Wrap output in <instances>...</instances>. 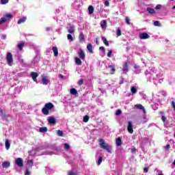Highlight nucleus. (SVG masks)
<instances>
[{
	"mask_svg": "<svg viewBox=\"0 0 175 175\" xmlns=\"http://www.w3.org/2000/svg\"><path fill=\"white\" fill-rule=\"evenodd\" d=\"M103 161V157H100L98 158V161L97 162V165H98V166H99V165H100V163H102Z\"/></svg>",
	"mask_w": 175,
	"mask_h": 175,
	"instance_id": "obj_38",
	"label": "nucleus"
},
{
	"mask_svg": "<svg viewBox=\"0 0 175 175\" xmlns=\"http://www.w3.org/2000/svg\"><path fill=\"white\" fill-rule=\"evenodd\" d=\"M102 40L104 43V44H105V46H107V47H109V41H107V39H106V37L103 36L102 37Z\"/></svg>",
	"mask_w": 175,
	"mask_h": 175,
	"instance_id": "obj_23",
	"label": "nucleus"
},
{
	"mask_svg": "<svg viewBox=\"0 0 175 175\" xmlns=\"http://www.w3.org/2000/svg\"><path fill=\"white\" fill-rule=\"evenodd\" d=\"M172 9L175 10V5L172 8Z\"/></svg>",
	"mask_w": 175,
	"mask_h": 175,
	"instance_id": "obj_60",
	"label": "nucleus"
},
{
	"mask_svg": "<svg viewBox=\"0 0 175 175\" xmlns=\"http://www.w3.org/2000/svg\"><path fill=\"white\" fill-rule=\"evenodd\" d=\"M5 144L6 150H9V148H10V141L5 139Z\"/></svg>",
	"mask_w": 175,
	"mask_h": 175,
	"instance_id": "obj_24",
	"label": "nucleus"
},
{
	"mask_svg": "<svg viewBox=\"0 0 175 175\" xmlns=\"http://www.w3.org/2000/svg\"><path fill=\"white\" fill-rule=\"evenodd\" d=\"M48 122L49 124H53L55 125V124L57 122V120H55V118L54 116H50L48 118Z\"/></svg>",
	"mask_w": 175,
	"mask_h": 175,
	"instance_id": "obj_11",
	"label": "nucleus"
},
{
	"mask_svg": "<svg viewBox=\"0 0 175 175\" xmlns=\"http://www.w3.org/2000/svg\"><path fill=\"white\" fill-rule=\"evenodd\" d=\"M125 21L128 25H131V19L129 17L125 18Z\"/></svg>",
	"mask_w": 175,
	"mask_h": 175,
	"instance_id": "obj_35",
	"label": "nucleus"
},
{
	"mask_svg": "<svg viewBox=\"0 0 175 175\" xmlns=\"http://www.w3.org/2000/svg\"><path fill=\"white\" fill-rule=\"evenodd\" d=\"M4 18H5L7 21L10 20V18H13V15H12V14H8Z\"/></svg>",
	"mask_w": 175,
	"mask_h": 175,
	"instance_id": "obj_32",
	"label": "nucleus"
},
{
	"mask_svg": "<svg viewBox=\"0 0 175 175\" xmlns=\"http://www.w3.org/2000/svg\"><path fill=\"white\" fill-rule=\"evenodd\" d=\"M100 24L102 29H106L107 28V21L106 20H103Z\"/></svg>",
	"mask_w": 175,
	"mask_h": 175,
	"instance_id": "obj_14",
	"label": "nucleus"
},
{
	"mask_svg": "<svg viewBox=\"0 0 175 175\" xmlns=\"http://www.w3.org/2000/svg\"><path fill=\"white\" fill-rule=\"evenodd\" d=\"M64 148L65 150H69V148H70V146L68 144H64Z\"/></svg>",
	"mask_w": 175,
	"mask_h": 175,
	"instance_id": "obj_45",
	"label": "nucleus"
},
{
	"mask_svg": "<svg viewBox=\"0 0 175 175\" xmlns=\"http://www.w3.org/2000/svg\"><path fill=\"white\" fill-rule=\"evenodd\" d=\"M68 175H77V174L73 172H68Z\"/></svg>",
	"mask_w": 175,
	"mask_h": 175,
	"instance_id": "obj_55",
	"label": "nucleus"
},
{
	"mask_svg": "<svg viewBox=\"0 0 175 175\" xmlns=\"http://www.w3.org/2000/svg\"><path fill=\"white\" fill-rule=\"evenodd\" d=\"M75 59L76 65H78L79 66H81L82 65L81 59H80V58L79 57H75Z\"/></svg>",
	"mask_w": 175,
	"mask_h": 175,
	"instance_id": "obj_20",
	"label": "nucleus"
},
{
	"mask_svg": "<svg viewBox=\"0 0 175 175\" xmlns=\"http://www.w3.org/2000/svg\"><path fill=\"white\" fill-rule=\"evenodd\" d=\"M67 39L71 42H73V36H72V34H68Z\"/></svg>",
	"mask_w": 175,
	"mask_h": 175,
	"instance_id": "obj_37",
	"label": "nucleus"
},
{
	"mask_svg": "<svg viewBox=\"0 0 175 175\" xmlns=\"http://www.w3.org/2000/svg\"><path fill=\"white\" fill-rule=\"evenodd\" d=\"M55 107V106H54V104H53V103H46L44 105V107L42 109V114H44V116H49L50 114V111L54 109Z\"/></svg>",
	"mask_w": 175,
	"mask_h": 175,
	"instance_id": "obj_1",
	"label": "nucleus"
},
{
	"mask_svg": "<svg viewBox=\"0 0 175 175\" xmlns=\"http://www.w3.org/2000/svg\"><path fill=\"white\" fill-rule=\"evenodd\" d=\"M116 35H117V36H121V35H122V33L121 32V29H117Z\"/></svg>",
	"mask_w": 175,
	"mask_h": 175,
	"instance_id": "obj_36",
	"label": "nucleus"
},
{
	"mask_svg": "<svg viewBox=\"0 0 175 175\" xmlns=\"http://www.w3.org/2000/svg\"><path fill=\"white\" fill-rule=\"evenodd\" d=\"M88 10L89 11V14H92L94 13V6L89 5Z\"/></svg>",
	"mask_w": 175,
	"mask_h": 175,
	"instance_id": "obj_26",
	"label": "nucleus"
},
{
	"mask_svg": "<svg viewBox=\"0 0 175 175\" xmlns=\"http://www.w3.org/2000/svg\"><path fill=\"white\" fill-rule=\"evenodd\" d=\"M46 31H51V28H50V27H46Z\"/></svg>",
	"mask_w": 175,
	"mask_h": 175,
	"instance_id": "obj_58",
	"label": "nucleus"
},
{
	"mask_svg": "<svg viewBox=\"0 0 175 175\" xmlns=\"http://www.w3.org/2000/svg\"><path fill=\"white\" fill-rule=\"evenodd\" d=\"M20 62H21V64H24V59H21L20 60Z\"/></svg>",
	"mask_w": 175,
	"mask_h": 175,
	"instance_id": "obj_59",
	"label": "nucleus"
},
{
	"mask_svg": "<svg viewBox=\"0 0 175 175\" xmlns=\"http://www.w3.org/2000/svg\"><path fill=\"white\" fill-rule=\"evenodd\" d=\"M121 114H122V111H121V109H118L116 111V116H121Z\"/></svg>",
	"mask_w": 175,
	"mask_h": 175,
	"instance_id": "obj_39",
	"label": "nucleus"
},
{
	"mask_svg": "<svg viewBox=\"0 0 175 175\" xmlns=\"http://www.w3.org/2000/svg\"><path fill=\"white\" fill-rule=\"evenodd\" d=\"M27 165L29 166H33V161L32 160H27Z\"/></svg>",
	"mask_w": 175,
	"mask_h": 175,
	"instance_id": "obj_40",
	"label": "nucleus"
},
{
	"mask_svg": "<svg viewBox=\"0 0 175 175\" xmlns=\"http://www.w3.org/2000/svg\"><path fill=\"white\" fill-rule=\"evenodd\" d=\"M78 54L82 61H84V59H85V53H84V51H83V49H79V52L78 53Z\"/></svg>",
	"mask_w": 175,
	"mask_h": 175,
	"instance_id": "obj_8",
	"label": "nucleus"
},
{
	"mask_svg": "<svg viewBox=\"0 0 175 175\" xmlns=\"http://www.w3.org/2000/svg\"><path fill=\"white\" fill-rule=\"evenodd\" d=\"M129 64H131V62L127 61L125 64H124V66L123 68V71L124 72H128V67Z\"/></svg>",
	"mask_w": 175,
	"mask_h": 175,
	"instance_id": "obj_21",
	"label": "nucleus"
},
{
	"mask_svg": "<svg viewBox=\"0 0 175 175\" xmlns=\"http://www.w3.org/2000/svg\"><path fill=\"white\" fill-rule=\"evenodd\" d=\"M147 12H148V13H150V14H154L155 13V10H154L151 8H148Z\"/></svg>",
	"mask_w": 175,
	"mask_h": 175,
	"instance_id": "obj_28",
	"label": "nucleus"
},
{
	"mask_svg": "<svg viewBox=\"0 0 175 175\" xmlns=\"http://www.w3.org/2000/svg\"><path fill=\"white\" fill-rule=\"evenodd\" d=\"M161 120H162V121H163V122H165V121H166V117H165V116H162L161 117Z\"/></svg>",
	"mask_w": 175,
	"mask_h": 175,
	"instance_id": "obj_53",
	"label": "nucleus"
},
{
	"mask_svg": "<svg viewBox=\"0 0 175 175\" xmlns=\"http://www.w3.org/2000/svg\"><path fill=\"white\" fill-rule=\"evenodd\" d=\"M69 27L68 29V32L69 33H75V25L68 24Z\"/></svg>",
	"mask_w": 175,
	"mask_h": 175,
	"instance_id": "obj_15",
	"label": "nucleus"
},
{
	"mask_svg": "<svg viewBox=\"0 0 175 175\" xmlns=\"http://www.w3.org/2000/svg\"><path fill=\"white\" fill-rule=\"evenodd\" d=\"M52 50L54 53L55 57H58V48L57 46L52 47Z\"/></svg>",
	"mask_w": 175,
	"mask_h": 175,
	"instance_id": "obj_19",
	"label": "nucleus"
},
{
	"mask_svg": "<svg viewBox=\"0 0 175 175\" xmlns=\"http://www.w3.org/2000/svg\"><path fill=\"white\" fill-rule=\"evenodd\" d=\"M116 144L118 146V147L121 146V144H122V140L121 139V137H118L116 139Z\"/></svg>",
	"mask_w": 175,
	"mask_h": 175,
	"instance_id": "obj_16",
	"label": "nucleus"
},
{
	"mask_svg": "<svg viewBox=\"0 0 175 175\" xmlns=\"http://www.w3.org/2000/svg\"><path fill=\"white\" fill-rule=\"evenodd\" d=\"M113 53V51L112 50H110L108 51V53H107V57L109 58H111V54Z\"/></svg>",
	"mask_w": 175,
	"mask_h": 175,
	"instance_id": "obj_43",
	"label": "nucleus"
},
{
	"mask_svg": "<svg viewBox=\"0 0 175 175\" xmlns=\"http://www.w3.org/2000/svg\"><path fill=\"white\" fill-rule=\"evenodd\" d=\"M40 132H41L42 133H46V132H47V127L40 128Z\"/></svg>",
	"mask_w": 175,
	"mask_h": 175,
	"instance_id": "obj_29",
	"label": "nucleus"
},
{
	"mask_svg": "<svg viewBox=\"0 0 175 175\" xmlns=\"http://www.w3.org/2000/svg\"><path fill=\"white\" fill-rule=\"evenodd\" d=\"M27 21V17L23 16L21 18L18 19L17 23L18 24H23Z\"/></svg>",
	"mask_w": 175,
	"mask_h": 175,
	"instance_id": "obj_22",
	"label": "nucleus"
},
{
	"mask_svg": "<svg viewBox=\"0 0 175 175\" xmlns=\"http://www.w3.org/2000/svg\"><path fill=\"white\" fill-rule=\"evenodd\" d=\"M2 167L5 169H8V167H10V163L8 161H5L2 163Z\"/></svg>",
	"mask_w": 175,
	"mask_h": 175,
	"instance_id": "obj_18",
	"label": "nucleus"
},
{
	"mask_svg": "<svg viewBox=\"0 0 175 175\" xmlns=\"http://www.w3.org/2000/svg\"><path fill=\"white\" fill-rule=\"evenodd\" d=\"M158 175H163V174H159Z\"/></svg>",
	"mask_w": 175,
	"mask_h": 175,
	"instance_id": "obj_61",
	"label": "nucleus"
},
{
	"mask_svg": "<svg viewBox=\"0 0 175 175\" xmlns=\"http://www.w3.org/2000/svg\"><path fill=\"white\" fill-rule=\"evenodd\" d=\"M121 84H122V81H120Z\"/></svg>",
	"mask_w": 175,
	"mask_h": 175,
	"instance_id": "obj_62",
	"label": "nucleus"
},
{
	"mask_svg": "<svg viewBox=\"0 0 175 175\" xmlns=\"http://www.w3.org/2000/svg\"><path fill=\"white\" fill-rule=\"evenodd\" d=\"M127 131L129 133H133V125L131 121L128 122Z\"/></svg>",
	"mask_w": 175,
	"mask_h": 175,
	"instance_id": "obj_7",
	"label": "nucleus"
},
{
	"mask_svg": "<svg viewBox=\"0 0 175 175\" xmlns=\"http://www.w3.org/2000/svg\"><path fill=\"white\" fill-rule=\"evenodd\" d=\"M139 39L144 40L146 39H150V35L148 33L144 32V33H140L139 35Z\"/></svg>",
	"mask_w": 175,
	"mask_h": 175,
	"instance_id": "obj_4",
	"label": "nucleus"
},
{
	"mask_svg": "<svg viewBox=\"0 0 175 175\" xmlns=\"http://www.w3.org/2000/svg\"><path fill=\"white\" fill-rule=\"evenodd\" d=\"M144 173H148V168L145 167L144 168Z\"/></svg>",
	"mask_w": 175,
	"mask_h": 175,
	"instance_id": "obj_52",
	"label": "nucleus"
},
{
	"mask_svg": "<svg viewBox=\"0 0 175 175\" xmlns=\"http://www.w3.org/2000/svg\"><path fill=\"white\" fill-rule=\"evenodd\" d=\"M96 44H99V38H96Z\"/></svg>",
	"mask_w": 175,
	"mask_h": 175,
	"instance_id": "obj_56",
	"label": "nucleus"
},
{
	"mask_svg": "<svg viewBox=\"0 0 175 175\" xmlns=\"http://www.w3.org/2000/svg\"><path fill=\"white\" fill-rule=\"evenodd\" d=\"M57 133L58 136H60V137L64 136V132H62V131L61 130H57Z\"/></svg>",
	"mask_w": 175,
	"mask_h": 175,
	"instance_id": "obj_34",
	"label": "nucleus"
},
{
	"mask_svg": "<svg viewBox=\"0 0 175 175\" xmlns=\"http://www.w3.org/2000/svg\"><path fill=\"white\" fill-rule=\"evenodd\" d=\"M59 77L60 79H64V75H63L62 74H60V75H59Z\"/></svg>",
	"mask_w": 175,
	"mask_h": 175,
	"instance_id": "obj_57",
	"label": "nucleus"
},
{
	"mask_svg": "<svg viewBox=\"0 0 175 175\" xmlns=\"http://www.w3.org/2000/svg\"><path fill=\"white\" fill-rule=\"evenodd\" d=\"M135 107H137V109H139V110H144V107H143L141 104H137L135 105Z\"/></svg>",
	"mask_w": 175,
	"mask_h": 175,
	"instance_id": "obj_27",
	"label": "nucleus"
},
{
	"mask_svg": "<svg viewBox=\"0 0 175 175\" xmlns=\"http://www.w3.org/2000/svg\"><path fill=\"white\" fill-rule=\"evenodd\" d=\"M0 114H2L3 117H6V115L3 113V109H0Z\"/></svg>",
	"mask_w": 175,
	"mask_h": 175,
	"instance_id": "obj_49",
	"label": "nucleus"
},
{
	"mask_svg": "<svg viewBox=\"0 0 175 175\" xmlns=\"http://www.w3.org/2000/svg\"><path fill=\"white\" fill-rule=\"evenodd\" d=\"M161 4H158L156 5L155 9H156V10H159V9H161Z\"/></svg>",
	"mask_w": 175,
	"mask_h": 175,
	"instance_id": "obj_48",
	"label": "nucleus"
},
{
	"mask_svg": "<svg viewBox=\"0 0 175 175\" xmlns=\"http://www.w3.org/2000/svg\"><path fill=\"white\" fill-rule=\"evenodd\" d=\"M121 84H122V81H120Z\"/></svg>",
	"mask_w": 175,
	"mask_h": 175,
	"instance_id": "obj_63",
	"label": "nucleus"
},
{
	"mask_svg": "<svg viewBox=\"0 0 175 175\" xmlns=\"http://www.w3.org/2000/svg\"><path fill=\"white\" fill-rule=\"evenodd\" d=\"M78 84L79 85H83V84H84V79H80Z\"/></svg>",
	"mask_w": 175,
	"mask_h": 175,
	"instance_id": "obj_44",
	"label": "nucleus"
},
{
	"mask_svg": "<svg viewBox=\"0 0 175 175\" xmlns=\"http://www.w3.org/2000/svg\"><path fill=\"white\" fill-rule=\"evenodd\" d=\"M108 69H109L110 75H114L116 73V64H111L108 66Z\"/></svg>",
	"mask_w": 175,
	"mask_h": 175,
	"instance_id": "obj_5",
	"label": "nucleus"
},
{
	"mask_svg": "<svg viewBox=\"0 0 175 175\" xmlns=\"http://www.w3.org/2000/svg\"><path fill=\"white\" fill-rule=\"evenodd\" d=\"M90 120V116L85 115V116H83V122H88Z\"/></svg>",
	"mask_w": 175,
	"mask_h": 175,
	"instance_id": "obj_33",
	"label": "nucleus"
},
{
	"mask_svg": "<svg viewBox=\"0 0 175 175\" xmlns=\"http://www.w3.org/2000/svg\"><path fill=\"white\" fill-rule=\"evenodd\" d=\"M170 149V144H167L166 146H165V151H169Z\"/></svg>",
	"mask_w": 175,
	"mask_h": 175,
	"instance_id": "obj_47",
	"label": "nucleus"
},
{
	"mask_svg": "<svg viewBox=\"0 0 175 175\" xmlns=\"http://www.w3.org/2000/svg\"><path fill=\"white\" fill-rule=\"evenodd\" d=\"M6 60L10 66H12V64H13V55L11 53L8 52L6 55Z\"/></svg>",
	"mask_w": 175,
	"mask_h": 175,
	"instance_id": "obj_3",
	"label": "nucleus"
},
{
	"mask_svg": "<svg viewBox=\"0 0 175 175\" xmlns=\"http://www.w3.org/2000/svg\"><path fill=\"white\" fill-rule=\"evenodd\" d=\"M9 2V0H1V5H6Z\"/></svg>",
	"mask_w": 175,
	"mask_h": 175,
	"instance_id": "obj_42",
	"label": "nucleus"
},
{
	"mask_svg": "<svg viewBox=\"0 0 175 175\" xmlns=\"http://www.w3.org/2000/svg\"><path fill=\"white\" fill-rule=\"evenodd\" d=\"M105 5L107 6V7L110 6V3L109 2L108 0L105 1Z\"/></svg>",
	"mask_w": 175,
	"mask_h": 175,
	"instance_id": "obj_50",
	"label": "nucleus"
},
{
	"mask_svg": "<svg viewBox=\"0 0 175 175\" xmlns=\"http://www.w3.org/2000/svg\"><path fill=\"white\" fill-rule=\"evenodd\" d=\"M99 50L103 51V53H105L106 51V49H105V47H103V46H100Z\"/></svg>",
	"mask_w": 175,
	"mask_h": 175,
	"instance_id": "obj_46",
	"label": "nucleus"
},
{
	"mask_svg": "<svg viewBox=\"0 0 175 175\" xmlns=\"http://www.w3.org/2000/svg\"><path fill=\"white\" fill-rule=\"evenodd\" d=\"M98 142L100 148H103V150H105L107 152L111 154V146L109 145L108 144H106L105 139H100Z\"/></svg>",
	"mask_w": 175,
	"mask_h": 175,
	"instance_id": "obj_2",
	"label": "nucleus"
},
{
	"mask_svg": "<svg viewBox=\"0 0 175 175\" xmlns=\"http://www.w3.org/2000/svg\"><path fill=\"white\" fill-rule=\"evenodd\" d=\"M7 20L5 18H1L0 19V24H4V23H6Z\"/></svg>",
	"mask_w": 175,
	"mask_h": 175,
	"instance_id": "obj_41",
	"label": "nucleus"
},
{
	"mask_svg": "<svg viewBox=\"0 0 175 175\" xmlns=\"http://www.w3.org/2000/svg\"><path fill=\"white\" fill-rule=\"evenodd\" d=\"M15 163L19 167H23V166H24V163L23 162V159H21V158H17L15 160Z\"/></svg>",
	"mask_w": 175,
	"mask_h": 175,
	"instance_id": "obj_6",
	"label": "nucleus"
},
{
	"mask_svg": "<svg viewBox=\"0 0 175 175\" xmlns=\"http://www.w3.org/2000/svg\"><path fill=\"white\" fill-rule=\"evenodd\" d=\"M42 82L44 85H47V84H49L50 83V80H49V79H47V77L42 76Z\"/></svg>",
	"mask_w": 175,
	"mask_h": 175,
	"instance_id": "obj_10",
	"label": "nucleus"
},
{
	"mask_svg": "<svg viewBox=\"0 0 175 175\" xmlns=\"http://www.w3.org/2000/svg\"><path fill=\"white\" fill-rule=\"evenodd\" d=\"M87 50L89 51V53H90V54H94V51L92 50V44H88L87 45Z\"/></svg>",
	"mask_w": 175,
	"mask_h": 175,
	"instance_id": "obj_17",
	"label": "nucleus"
},
{
	"mask_svg": "<svg viewBox=\"0 0 175 175\" xmlns=\"http://www.w3.org/2000/svg\"><path fill=\"white\" fill-rule=\"evenodd\" d=\"M31 172H29V170L27 169L25 171V175H30Z\"/></svg>",
	"mask_w": 175,
	"mask_h": 175,
	"instance_id": "obj_51",
	"label": "nucleus"
},
{
	"mask_svg": "<svg viewBox=\"0 0 175 175\" xmlns=\"http://www.w3.org/2000/svg\"><path fill=\"white\" fill-rule=\"evenodd\" d=\"M70 93L71 95H77V90L75 88H71L70 90Z\"/></svg>",
	"mask_w": 175,
	"mask_h": 175,
	"instance_id": "obj_25",
	"label": "nucleus"
},
{
	"mask_svg": "<svg viewBox=\"0 0 175 175\" xmlns=\"http://www.w3.org/2000/svg\"><path fill=\"white\" fill-rule=\"evenodd\" d=\"M30 76L31 77V79H33V80L36 82L38 83V76H39V75H38V73L35 72H31L30 73Z\"/></svg>",
	"mask_w": 175,
	"mask_h": 175,
	"instance_id": "obj_9",
	"label": "nucleus"
},
{
	"mask_svg": "<svg viewBox=\"0 0 175 175\" xmlns=\"http://www.w3.org/2000/svg\"><path fill=\"white\" fill-rule=\"evenodd\" d=\"M131 91L132 94H136V92H137V89L136 88V87H131Z\"/></svg>",
	"mask_w": 175,
	"mask_h": 175,
	"instance_id": "obj_30",
	"label": "nucleus"
},
{
	"mask_svg": "<svg viewBox=\"0 0 175 175\" xmlns=\"http://www.w3.org/2000/svg\"><path fill=\"white\" fill-rule=\"evenodd\" d=\"M131 152H132L133 154V152H136V149L135 148H133L131 150Z\"/></svg>",
	"mask_w": 175,
	"mask_h": 175,
	"instance_id": "obj_54",
	"label": "nucleus"
},
{
	"mask_svg": "<svg viewBox=\"0 0 175 175\" xmlns=\"http://www.w3.org/2000/svg\"><path fill=\"white\" fill-rule=\"evenodd\" d=\"M24 46H25V42L24 41H21L17 44V47L20 51H23V49H24Z\"/></svg>",
	"mask_w": 175,
	"mask_h": 175,
	"instance_id": "obj_13",
	"label": "nucleus"
},
{
	"mask_svg": "<svg viewBox=\"0 0 175 175\" xmlns=\"http://www.w3.org/2000/svg\"><path fill=\"white\" fill-rule=\"evenodd\" d=\"M153 24L154 27H162V24H161L159 21H154Z\"/></svg>",
	"mask_w": 175,
	"mask_h": 175,
	"instance_id": "obj_31",
	"label": "nucleus"
},
{
	"mask_svg": "<svg viewBox=\"0 0 175 175\" xmlns=\"http://www.w3.org/2000/svg\"><path fill=\"white\" fill-rule=\"evenodd\" d=\"M171 1V2H173V1H174V0H170Z\"/></svg>",
	"mask_w": 175,
	"mask_h": 175,
	"instance_id": "obj_64",
	"label": "nucleus"
},
{
	"mask_svg": "<svg viewBox=\"0 0 175 175\" xmlns=\"http://www.w3.org/2000/svg\"><path fill=\"white\" fill-rule=\"evenodd\" d=\"M79 39L80 43H84V42H85V36H84V33H83V32L80 33Z\"/></svg>",
	"mask_w": 175,
	"mask_h": 175,
	"instance_id": "obj_12",
	"label": "nucleus"
}]
</instances>
